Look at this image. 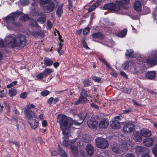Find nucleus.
I'll list each match as a JSON object with an SVG mask.
<instances>
[{
	"mask_svg": "<svg viewBox=\"0 0 157 157\" xmlns=\"http://www.w3.org/2000/svg\"><path fill=\"white\" fill-rule=\"evenodd\" d=\"M134 9L137 11H140L141 10V2L138 1H135L134 6Z\"/></svg>",
	"mask_w": 157,
	"mask_h": 157,
	"instance_id": "obj_23",
	"label": "nucleus"
},
{
	"mask_svg": "<svg viewBox=\"0 0 157 157\" xmlns=\"http://www.w3.org/2000/svg\"><path fill=\"white\" fill-rule=\"evenodd\" d=\"M35 106L33 104H29L26 105V108L25 109H31L34 108Z\"/></svg>",
	"mask_w": 157,
	"mask_h": 157,
	"instance_id": "obj_49",
	"label": "nucleus"
},
{
	"mask_svg": "<svg viewBox=\"0 0 157 157\" xmlns=\"http://www.w3.org/2000/svg\"><path fill=\"white\" fill-rule=\"evenodd\" d=\"M47 25L49 29H51L52 26V24L49 20L47 21Z\"/></svg>",
	"mask_w": 157,
	"mask_h": 157,
	"instance_id": "obj_56",
	"label": "nucleus"
},
{
	"mask_svg": "<svg viewBox=\"0 0 157 157\" xmlns=\"http://www.w3.org/2000/svg\"><path fill=\"white\" fill-rule=\"evenodd\" d=\"M57 117V122L60 125L63 134L66 137L68 136L70 132V128L73 124L72 119L63 115L59 114Z\"/></svg>",
	"mask_w": 157,
	"mask_h": 157,
	"instance_id": "obj_2",
	"label": "nucleus"
},
{
	"mask_svg": "<svg viewBox=\"0 0 157 157\" xmlns=\"http://www.w3.org/2000/svg\"><path fill=\"white\" fill-rule=\"evenodd\" d=\"M83 115V113H80L78 114V116L79 118V119L82 121V120L84 121V119H85V118H83V117H82Z\"/></svg>",
	"mask_w": 157,
	"mask_h": 157,
	"instance_id": "obj_58",
	"label": "nucleus"
},
{
	"mask_svg": "<svg viewBox=\"0 0 157 157\" xmlns=\"http://www.w3.org/2000/svg\"><path fill=\"white\" fill-rule=\"evenodd\" d=\"M132 138L136 142H139L142 140V136L139 132L135 131L133 132Z\"/></svg>",
	"mask_w": 157,
	"mask_h": 157,
	"instance_id": "obj_12",
	"label": "nucleus"
},
{
	"mask_svg": "<svg viewBox=\"0 0 157 157\" xmlns=\"http://www.w3.org/2000/svg\"><path fill=\"white\" fill-rule=\"evenodd\" d=\"M96 146L98 148L105 149L109 146V143L105 138L102 137H98L95 139Z\"/></svg>",
	"mask_w": 157,
	"mask_h": 157,
	"instance_id": "obj_4",
	"label": "nucleus"
},
{
	"mask_svg": "<svg viewBox=\"0 0 157 157\" xmlns=\"http://www.w3.org/2000/svg\"><path fill=\"white\" fill-rule=\"evenodd\" d=\"M98 122L96 121H88L87 124L89 128L96 129L98 125Z\"/></svg>",
	"mask_w": 157,
	"mask_h": 157,
	"instance_id": "obj_14",
	"label": "nucleus"
},
{
	"mask_svg": "<svg viewBox=\"0 0 157 157\" xmlns=\"http://www.w3.org/2000/svg\"><path fill=\"white\" fill-rule=\"evenodd\" d=\"M128 128H129L128 132H131L135 129V126L133 124H130L128 122Z\"/></svg>",
	"mask_w": 157,
	"mask_h": 157,
	"instance_id": "obj_33",
	"label": "nucleus"
},
{
	"mask_svg": "<svg viewBox=\"0 0 157 157\" xmlns=\"http://www.w3.org/2000/svg\"><path fill=\"white\" fill-rule=\"evenodd\" d=\"M5 40L9 47L13 48H22L26 45L27 42L26 37L22 34L18 35L16 37L9 36L5 37Z\"/></svg>",
	"mask_w": 157,
	"mask_h": 157,
	"instance_id": "obj_1",
	"label": "nucleus"
},
{
	"mask_svg": "<svg viewBox=\"0 0 157 157\" xmlns=\"http://www.w3.org/2000/svg\"><path fill=\"white\" fill-rule=\"evenodd\" d=\"M86 150L87 153L90 156H92L93 155L94 150V148L91 144H87L86 148Z\"/></svg>",
	"mask_w": 157,
	"mask_h": 157,
	"instance_id": "obj_10",
	"label": "nucleus"
},
{
	"mask_svg": "<svg viewBox=\"0 0 157 157\" xmlns=\"http://www.w3.org/2000/svg\"><path fill=\"white\" fill-rule=\"evenodd\" d=\"M91 106L92 107L97 109H99V107L94 103H92L91 104Z\"/></svg>",
	"mask_w": 157,
	"mask_h": 157,
	"instance_id": "obj_62",
	"label": "nucleus"
},
{
	"mask_svg": "<svg viewBox=\"0 0 157 157\" xmlns=\"http://www.w3.org/2000/svg\"><path fill=\"white\" fill-rule=\"evenodd\" d=\"M112 3H110L105 5L103 7V9L105 10H112Z\"/></svg>",
	"mask_w": 157,
	"mask_h": 157,
	"instance_id": "obj_30",
	"label": "nucleus"
},
{
	"mask_svg": "<svg viewBox=\"0 0 157 157\" xmlns=\"http://www.w3.org/2000/svg\"><path fill=\"white\" fill-rule=\"evenodd\" d=\"M59 47L58 48L57 52L60 55L62 54L60 51V50L62 49L63 44L61 43H59Z\"/></svg>",
	"mask_w": 157,
	"mask_h": 157,
	"instance_id": "obj_51",
	"label": "nucleus"
},
{
	"mask_svg": "<svg viewBox=\"0 0 157 157\" xmlns=\"http://www.w3.org/2000/svg\"><path fill=\"white\" fill-rule=\"evenodd\" d=\"M140 134L144 137H150L151 135V131L147 129L141 130Z\"/></svg>",
	"mask_w": 157,
	"mask_h": 157,
	"instance_id": "obj_15",
	"label": "nucleus"
},
{
	"mask_svg": "<svg viewBox=\"0 0 157 157\" xmlns=\"http://www.w3.org/2000/svg\"><path fill=\"white\" fill-rule=\"evenodd\" d=\"M110 126L112 128L114 129H118L120 128V122L117 120H116L112 122Z\"/></svg>",
	"mask_w": 157,
	"mask_h": 157,
	"instance_id": "obj_20",
	"label": "nucleus"
},
{
	"mask_svg": "<svg viewBox=\"0 0 157 157\" xmlns=\"http://www.w3.org/2000/svg\"><path fill=\"white\" fill-rule=\"evenodd\" d=\"M112 7L111 10L114 12L119 11L120 9L119 5L116 4L112 3Z\"/></svg>",
	"mask_w": 157,
	"mask_h": 157,
	"instance_id": "obj_27",
	"label": "nucleus"
},
{
	"mask_svg": "<svg viewBox=\"0 0 157 157\" xmlns=\"http://www.w3.org/2000/svg\"><path fill=\"white\" fill-rule=\"evenodd\" d=\"M63 9L58 8L56 11V14L59 17H60L61 16V15L63 13Z\"/></svg>",
	"mask_w": 157,
	"mask_h": 157,
	"instance_id": "obj_36",
	"label": "nucleus"
},
{
	"mask_svg": "<svg viewBox=\"0 0 157 157\" xmlns=\"http://www.w3.org/2000/svg\"><path fill=\"white\" fill-rule=\"evenodd\" d=\"M53 100H54V98L53 97L50 98L47 100L48 103L49 105H51L52 104V101H53Z\"/></svg>",
	"mask_w": 157,
	"mask_h": 157,
	"instance_id": "obj_61",
	"label": "nucleus"
},
{
	"mask_svg": "<svg viewBox=\"0 0 157 157\" xmlns=\"http://www.w3.org/2000/svg\"><path fill=\"white\" fill-rule=\"evenodd\" d=\"M78 99L82 104H85L86 103L87 100V99L86 97L81 95H80V96Z\"/></svg>",
	"mask_w": 157,
	"mask_h": 157,
	"instance_id": "obj_31",
	"label": "nucleus"
},
{
	"mask_svg": "<svg viewBox=\"0 0 157 157\" xmlns=\"http://www.w3.org/2000/svg\"><path fill=\"white\" fill-rule=\"evenodd\" d=\"M45 77L43 72L39 73L36 76V78L39 79H42Z\"/></svg>",
	"mask_w": 157,
	"mask_h": 157,
	"instance_id": "obj_41",
	"label": "nucleus"
},
{
	"mask_svg": "<svg viewBox=\"0 0 157 157\" xmlns=\"http://www.w3.org/2000/svg\"><path fill=\"white\" fill-rule=\"evenodd\" d=\"M17 91L16 90L14 89H11L9 90V95L11 97L15 96L17 94Z\"/></svg>",
	"mask_w": 157,
	"mask_h": 157,
	"instance_id": "obj_29",
	"label": "nucleus"
},
{
	"mask_svg": "<svg viewBox=\"0 0 157 157\" xmlns=\"http://www.w3.org/2000/svg\"><path fill=\"white\" fill-rule=\"evenodd\" d=\"M152 15L154 20L157 19V10H155L152 13Z\"/></svg>",
	"mask_w": 157,
	"mask_h": 157,
	"instance_id": "obj_50",
	"label": "nucleus"
},
{
	"mask_svg": "<svg viewBox=\"0 0 157 157\" xmlns=\"http://www.w3.org/2000/svg\"><path fill=\"white\" fill-rule=\"evenodd\" d=\"M37 119L35 118L30 120H28L29 124L33 129H35L38 126V123L36 121Z\"/></svg>",
	"mask_w": 157,
	"mask_h": 157,
	"instance_id": "obj_11",
	"label": "nucleus"
},
{
	"mask_svg": "<svg viewBox=\"0 0 157 157\" xmlns=\"http://www.w3.org/2000/svg\"><path fill=\"white\" fill-rule=\"evenodd\" d=\"M154 140L151 138H147L144 140V144L145 146L150 147L153 144Z\"/></svg>",
	"mask_w": 157,
	"mask_h": 157,
	"instance_id": "obj_16",
	"label": "nucleus"
},
{
	"mask_svg": "<svg viewBox=\"0 0 157 157\" xmlns=\"http://www.w3.org/2000/svg\"><path fill=\"white\" fill-rule=\"evenodd\" d=\"M52 0H40V5H44L42 6L44 12L45 13H50L52 12L55 8V5Z\"/></svg>",
	"mask_w": 157,
	"mask_h": 157,
	"instance_id": "obj_3",
	"label": "nucleus"
},
{
	"mask_svg": "<svg viewBox=\"0 0 157 157\" xmlns=\"http://www.w3.org/2000/svg\"><path fill=\"white\" fill-rule=\"evenodd\" d=\"M84 86L85 87L88 86H90V81L87 79H85L83 81Z\"/></svg>",
	"mask_w": 157,
	"mask_h": 157,
	"instance_id": "obj_48",
	"label": "nucleus"
},
{
	"mask_svg": "<svg viewBox=\"0 0 157 157\" xmlns=\"http://www.w3.org/2000/svg\"><path fill=\"white\" fill-rule=\"evenodd\" d=\"M46 19V17H42L38 19L37 21L40 22L41 23L43 24L45 21Z\"/></svg>",
	"mask_w": 157,
	"mask_h": 157,
	"instance_id": "obj_44",
	"label": "nucleus"
},
{
	"mask_svg": "<svg viewBox=\"0 0 157 157\" xmlns=\"http://www.w3.org/2000/svg\"><path fill=\"white\" fill-rule=\"evenodd\" d=\"M24 112L25 114V117L28 120H30L34 118H37L35 113L30 109H25Z\"/></svg>",
	"mask_w": 157,
	"mask_h": 157,
	"instance_id": "obj_8",
	"label": "nucleus"
},
{
	"mask_svg": "<svg viewBox=\"0 0 157 157\" xmlns=\"http://www.w3.org/2000/svg\"><path fill=\"white\" fill-rule=\"evenodd\" d=\"M93 37L98 39H102L104 38V35L101 32L93 33L92 34Z\"/></svg>",
	"mask_w": 157,
	"mask_h": 157,
	"instance_id": "obj_21",
	"label": "nucleus"
},
{
	"mask_svg": "<svg viewBox=\"0 0 157 157\" xmlns=\"http://www.w3.org/2000/svg\"><path fill=\"white\" fill-rule=\"evenodd\" d=\"M27 94L26 93L23 92L21 94L20 96L22 98L25 99L27 97Z\"/></svg>",
	"mask_w": 157,
	"mask_h": 157,
	"instance_id": "obj_53",
	"label": "nucleus"
},
{
	"mask_svg": "<svg viewBox=\"0 0 157 157\" xmlns=\"http://www.w3.org/2000/svg\"><path fill=\"white\" fill-rule=\"evenodd\" d=\"M135 55L134 54V51L132 49H130L128 50V57L131 58L135 57Z\"/></svg>",
	"mask_w": 157,
	"mask_h": 157,
	"instance_id": "obj_35",
	"label": "nucleus"
},
{
	"mask_svg": "<svg viewBox=\"0 0 157 157\" xmlns=\"http://www.w3.org/2000/svg\"><path fill=\"white\" fill-rule=\"evenodd\" d=\"M34 14H35V16H43L44 15V14L43 12H40L38 10L35 11L34 12Z\"/></svg>",
	"mask_w": 157,
	"mask_h": 157,
	"instance_id": "obj_47",
	"label": "nucleus"
},
{
	"mask_svg": "<svg viewBox=\"0 0 157 157\" xmlns=\"http://www.w3.org/2000/svg\"><path fill=\"white\" fill-rule=\"evenodd\" d=\"M29 24L30 25L33 27H37L38 24L35 20H30L29 21Z\"/></svg>",
	"mask_w": 157,
	"mask_h": 157,
	"instance_id": "obj_32",
	"label": "nucleus"
},
{
	"mask_svg": "<svg viewBox=\"0 0 157 157\" xmlns=\"http://www.w3.org/2000/svg\"><path fill=\"white\" fill-rule=\"evenodd\" d=\"M9 142L11 144H13L15 145L17 147H19V146H20L18 142H15V141L12 142V141H10Z\"/></svg>",
	"mask_w": 157,
	"mask_h": 157,
	"instance_id": "obj_59",
	"label": "nucleus"
},
{
	"mask_svg": "<svg viewBox=\"0 0 157 157\" xmlns=\"http://www.w3.org/2000/svg\"><path fill=\"white\" fill-rule=\"evenodd\" d=\"M70 133L69 134L68 136L66 137L65 135L64 136L66 137V138H63V140L62 142L63 145L65 147H67L68 146L69 143L68 139V137H69Z\"/></svg>",
	"mask_w": 157,
	"mask_h": 157,
	"instance_id": "obj_28",
	"label": "nucleus"
},
{
	"mask_svg": "<svg viewBox=\"0 0 157 157\" xmlns=\"http://www.w3.org/2000/svg\"><path fill=\"white\" fill-rule=\"evenodd\" d=\"M96 3H94L88 9V13L92 12L95 9L96 7Z\"/></svg>",
	"mask_w": 157,
	"mask_h": 157,
	"instance_id": "obj_39",
	"label": "nucleus"
},
{
	"mask_svg": "<svg viewBox=\"0 0 157 157\" xmlns=\"http://www.w3.org/2000/svg\"><path fill=\"white\" fill-rule=\"evenodd\" d=\"M44 63L46 66H50L53 63V61L48 57H45L44 59Z\"/></svg>",
	"mask_w": 157,
	"mask_h": 157,
	"instance_id": "obj_22",
	"label": "nucleus"
},
{
	"mask_svg": "<svg viewBox=\"0 0 157 157\" xmlns=\"http://www.w3.org/2000/svg\"><path fill=\"white\" fill-rule=\"evenodd\" d=\"M58 155V151L57 152L55 151H54L51 153V155L52 156H56Z\"/></svg>",
	"mask_w": 157,
	"mask_h": 157,
	"instance_id": "obj_60",
	"label": "nucleus"
},
{
	"mask_svg": "<svg viewBox=\"0 0 157 157\" xmlns=\"http://www.w3.org/2000/svg\"><path fill=\"white\" fill-rule=\"evenodd\" d=\"M128 128V125H124L123 128V130L124 131V132H128V131L127 130V128Z\"/></svg>",
	"mask_w": 157,
	"mask_h": 157,
	"instance_id": "obj_64",
	"label": "nucleus"
},
{
	"mask_svg": "<svg viewBox=\"0 0 157 157\" xmlns=\"http://www.w3.org/2000/svg\"><path fill=\"white\" fill-rule=\"evenodd\" d=\"M82 44L84 48L87 49H90L89 48L87 45V44L86 42L85 39L84 38H83L82 39Z\"/></svg>",
	"mask_w": 157,
	"mask_h": 157,
	"instance_id": "obj_37",
	"label": "nucleus"
},
{
	"mask_svg": "<svg viewBox=\"0 0 157 157\" xmlns=\"http://www.w3.org/2000/svg\"><path fill=\"white\" fill-rule=\"evenodd\" d=\"M21 14V13L19 11H17L16 12L11 13L7 16L4 18L3 20L6 22L8 24L12 23L15 21V19L18 16Z\"/></svg>",
	"mask_w": 157,
	"mask_h": 157,
	"instance_id": "obj_5",
	"label": "nucleus"
},
{
	"mask_svg": "<svg viewBox=\"0 0 157 157\" xmlns=\"http://www.w3.org/2000/svg\"><path fill=\"white\" fill-rule=\"evenodd\" d=\"M30 33L34 36H37L38 32H37L32 31L30 32Z\"/></svg>",
	"mask_w": 157,
	"mask_h": 157,
	"instance_id": "obj_63",
	"label": "nucleus"
},
{
	"mask_svg": "<svg viewBox=\"0 0 157 157\" xmlns=\"http://www.w3.org/2000/svg\"><path fill=\"white\" fill-rule=\"evenodd\" d=\"M57 151L60 157H68L67 153L61 148L59 144L58 145Z\"/></svg>",
	"mask_w": 157,
	"mask_h": 157,
	"instance_id": "obj_13",
	"label": "nucleus"
},
{
	"mask_svg": "<svg viewBox=\"0 0 157 157\" xmlns=\"http://www.w3.org/2000/svg\"><path fill=\"white\" fill-rule=\"evenodd\" d=\"M54 70L52 68H47L43 71V73L45 75V77H47L50 75L51 73L53 72Z\"/></svg>",
	"mask_w": 157,
	"mask_h": 157,
	"instance_id": "obj_24",
	"label": "nucleus"
},
{
	"mask_svg": "<svg viewBox=\"0 0 157 157\" xmlns=\"http://www.w3.org/2000/svg\"><path fill=\"white\" fill-rule=\"evenodd\" d=\"M91 78L95 82H101V79L98 77H96L94 75H92Z\"/></svg>",
	"mask_w": 157,
	"mask_h": 157,
	"instance_id": "obj_34",
	"label": "nucleus"
},
{
	"mask_svg": "<svg viewBox=\"0 0 157 157\" xmlns=\"http://www.w3.org/2000/svg\"><path fill=\"white\" fill-rule=\"evenodd\" d=\"M151 56L153 57L152 59H148L146 60L147 64L151 65H154L157 64V52L152 50Z\"/></svg>",
	"mask_w": 157,
	"mask_h": 157,
	"instance_id": "obj_6",
	"label": "nucleus"
},
{
	"mask_svg": "<svg viewBox=\"0 0 157 157\" xmlns=\"http://www.w3.org/2000/svg\"><path fill=\"white\" fill-rule=\"evenodd\" d=\"M21 4L23 6H26L28 4L29 1L28 0H20Z\"/></svg>",
	"mask_w": 157,
	"mask_h": 157,
	"instance_id": "obj_46",
	"label": "nucleus"
},
{
	"mask_svg": "<svg viewBox=\"0 0 157 157\" xmlns=\"http://www.w3.org/2000/svg\"><path fill=\"white\" fill-rule=\"evenodd\" d=\"M117 3L121 6V9L126 10L128 8V0H118Z\"/></svg>",
	"mask_w": 157,
	"mask_h": 157,
	"instance_id": "obj_9",
	"label": "nucleus"
},
{
	"mask_svg": "<svg viewBox=\"0 0 157 157\" xmlns=\"http://www.w3.org/2000/svg\"><path fill=\"white\" fill-rule=\"evenodd\" d=\"M6 91L3 89L2 90H0V97L3 98L6 96Z\"/></svg>",
	"mask_w": 157,
	"mask_h": 157,
	"instance_id": "obj_43",
	"label": "nucleus"
},
{
	"mask_svg": "<svg viewBox=\"0 0 157 157\" xmlns=\"http://www.w3.org/2000/svg\"><path fill=\"white\" fill-rule=\"evenodd\" d=\"M153 152L155 156H157V146H155L153 149Z\"/></svg>",
	"mask_w": 157,
	"mask_h": 157,
	"instance_id": "obj_54",
	"label": "nucleus"
},
{
	"mask_svg": "<svg viewBox=\"0 0 157 157\" xmlns=\"http://www.w3.org/2000/svg\"><path fill=\"white\" fill-rule=\"evenodd\" d=\"M72 2L71 0H68V8L69 10H70L72 7Z\"/></svg>",
	"mask_w": 157,
	"mask_h": 157,
	"instance_id": "obj_57",
	"label": "nucleus"
},
{
	"mask_svg": "<svg viewBox=\"0 0 157 157\" xmlns=\"http://www.w3.org/2000/svg\"><path fill=\"white\" fill-rule=\"evenodd\" d=\"M113 151L116 153L121 154L123 151L122 148L119 149L118 147L115 145H113L112 148Z\"/></svg>",
	"mask_w": 157,
	"mask_h": 157,
	"instance_id": "obj_25",
	"label": "nucleus"
},
{
	"mask_svg": "<svg viewBox=\"0 0 157 157\" xmlns=\"http://www.w3.org/2000/svg\"><path fill=\"white\" fill-rule=\"evenodd\" d=\"M70 148L73 155L75 156H77L78 153V150L77 147L75 145H71Z\"/></svg>",
	"mask_w": 157,
	"mask_h": 157,
	"instance_id": "obj_26",
	"label": "nucleus"
},
{
	"mask_svg": "<svg viewBox=\"0 0 157 157\" xmlns=\"http://www.w3.org/2000/svg\"><path fill=\"white\" fill-rule=\"evenodd\" d=\"M155 73L154 71H148L146 74V77L148 79H153L155 77Z\"/></svg>",
	"mask_w": 157,
	"mask_h": 157,
	"instance_id": "obj_18",
	"label": "nucleus"
},
{
	"mask_svg": "<svg viewBox=\"0 0 157 157\" xmlns=\"http://www.w3.org/2000/svg\"><path fill=\"white\" fill-rule=\"evenodd\" d=\"M29 19V17L27 15L22 16L20 17L21 20L24 21H28Z\"/></svg>",
	"mask_w": 157,
	"mask_h": 157,
	"instance_id": "obj_38",
	"label": "nucleus"
},
{
	"mask_svg": "<svg viewBox=\"0 0 157 157\" xmlns=\"http://www.w3.org/2000/svg\"><path fill=\"white\" fill-rule=\"evenodd\" d=\"M128 62L125 61L124 62L123 64L122 65V68L123 69L125 70L128 69Z\"/></svg>",
	"mask_w": 157,
	"mask_h": 157,
	"instance_id": "obj_52",
	"label": "nucleus"
},
{
	"mask_svg": "<svg viewBox=\"0 0 157 157\" xmlns=\"http://www.w3.org/2000/svg\"><path fill=\"white\" fill-rule=\"evenodd\" d=\"M50 93V92L47 90H44L40 93L41 95L44 97H45L48 95Z\"/></svg>",
	"mask_w": 157,
	"mask_h": 157,
	"instance_id": "obj_40",
	"label": "nucleus"
},
{
	"mask_svg": "<svg viewBox=\"0 0 157 157\" xmlns=\"http://www.w3.org/2000/svg\"><path fill=\"white\" fill-rule=\"evenodd\" d=\"M80 94L85 97L88 96L87 91L84 89L82 90L81 92L80 93Z\"/></svg>",
	"mask_w": 157,
	"mask_h": 157,
	"instance_id": "obj_42",
	"label": "nucleus"
},
{
	"mask_svg": "<svg viewBox=\"0 0 157 157\" xmlns=\"http://www.w3.org/2000/svg\"><path fill=\"white\" fill-rule=\"evenodd\" d=\"M109 124L108 120L105 118L101 120L98 124V126L100 129L102 130L107 128Z\"/></svg>",
	"mask_w": 157,
	"mask_h": 157,
	"instance_id": "obj_7",
	"label": "nucleus"
},
{
	"mask_svg": "<svg viewBox=\"0 0 157 157\" xmlns=\"http://www.w3.org/2000/svg\"><path fill=\"white\" fill-rule=\"evenodd\" d=\"M136 153L138 154H141L146 150V148L143 147L137 146L135 147Z\"/></svg>",
	"mask_w": 157,
	"mask_h": 157,
	"instance_id": "obj_19",
	"label": "nucleus"
},
{
	"mask_svg": "<svg viewBox=\"0 0 157 157\" xmlns=\"http://www.w3.org/2000/svg\"><path fill=\"white\" fill-rule=\"evenodd\" d=\"M89 31V28H86L83 31L82 33L84 35H86Z\"/></svg>",
	"mask_w": 157,
	"mask_h": 157,
	"instance_id": "obj_55",
	"label": "nucleus"
},
{
	"mask_svg": "<svg viewBox=\"0 0 157 157\" xmlns=\"http://www.w3.org/2000/svg\"><path fill=\"white\" fill-rule=\"evenodd\" d=\"M127 29H124L123 30L117 31L115 33V35L119 37L123 38L127 34Z\"/></svg>",
	"mask_w": 157,
	"mask_h": 157,
	"instance_id": "obj_17",
	"label": "nucleus"
},
{
	"mask_svg": "<svg viewBox=\"0 0 157 157\" xmlns=\"http://www.w3.org/2000/svg\"><path fill=\"white\" fill-rule=\"evenodd\" d=\"M17 81H14L9 84L7 85L6 86L8 88H10L13 86H15L16 85L17 83Z\"/></svg>",
	"mask_w": 157,
	"mask_h": 157,
	"instance_id": "obj_45",
	"label": "nucleus"
}]
</instances>
